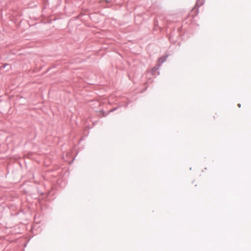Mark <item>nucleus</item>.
Wrapping results in <instances>:
<instances>
[{
	"label": "nucleus",
	"instance_id": "1",
	"mask_svg": "<svg viewBox=\"0 0 251 251\" xmlns=\"http://www.w3.org/2000/svg\"><path fill=\"white\" fill-rule=\"evenodd\" d=\"M238 106L239 107H241V104H240V103L238 104Z\"/></svg>",
	"mask_w": 251,
	"mask_h": 251
}]
</instances>
